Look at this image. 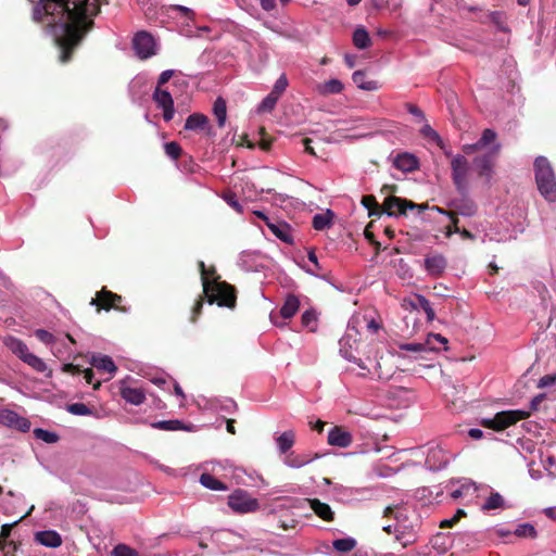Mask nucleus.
<instances>
[{
	"mask_svg": "<svg viewBox=\"0 0 556 556\" xmlns=\"http://www.w3.org/2000/svg\"><path fill=\"white\" fill-rule=\"evenodd\" d=\"M94 5L89 0H39L33 20L47 22L48 31L60 50V62L71 60L73 49L91 28Z\"/></svg>",
	"mask_w": 556,
	"mask_h": 556,
	"instance_id": "nucleus-1",
	"label": "nucleus"
},
{
	"mask_svg": "<svg viewBox=\"0 0 556 556\" xmlns=\"http://www.w3.org/2000/svg\"><path fill=\"white\" fill-rule=\"evenodd\" d=\"M199 266L201 269L203 292L208 303H216L218 306L233 307L236 303L233 288L225 281H219L218 277H215L214 269H207L203 262H200Z\"/></svg>",
	"mask_w": 556,
	"mask_h": 556,
	"instance_id": "nucleus-2",
	"label": "nucleus"
},
{
	"mask_svg": "<svg viewBox=\"0 0 556 556\" xmlns=\"http://www.w3.org/2000/svg\"><path fill=\"white\" fill-rule=\"evenodd\" d=\"M359 325L361 320L358 315L353 316L350 319L348 330L339 341V351L342 357H344L349 362L355 363L363 370V372L359 374L362 377H369L371 375L370 370L366 367L362 358L356 356L358 354L359 345Z\"/></svg>",
	"mask_w": 556,
	"mask_h": 556,
	"instance_id": "nucleus-3",
	"label": "nucleus"
},
{
	"mask_svg": "<svg viewBox=\"0 0 556 556\" xmlns=\"http://www.w3.org/2000/svg\"><path fill=\"white\" fill-rule=\"evenodd\" d=\"M534 174L538 189L548 202L556 201V177L549 161L538 156L534 161Z\"/></svg>",
	"mask_w": 556,
	"mask_h": 556,
	"instance_id": "nucleus-4",
	"label": "nucleus"
},
{
	"mask_svg": "<svg viewBox=\"0 0 556 556\" xmlns=\"http://www.w3.org/2000/svg\"><path fill=\"white\" fill-rule=\"evenodd\" d=\"M396 522L394 525L395 540L406 547L417 541L420 520L415 511L407 515L404 510H399L395 516Z\"/></svg>",
	"mask_w": 556,
	"mask_h": 556,
	"instance_id": "nucleus-5",
	"label": "nucleus"
},
{
	"mask_svg": "<svg viewBox=\"0 0 556 556\" xmlns=\"http://www.w3.org/2000/svg\"><path fill=\"white\" fill-rule=\"evenodd\" d=\"M529 416L530 412L526 409L503 410L495 414L492 418H482L480 424L484 428L492 429L494 431H502L515 425L519 420L527 419Z\"/></svg>",
	"mask_w": 556,
	"mask_h": 556,
	"instance_id": "nucleus-6",
	"label": "nucleus"
},
{
	"mask_svg": "<svg viewBox=\"0 0 556 556\" xmlns=\"http://www.w3.org/2000/svg\"><path fill=\"white\" fill-rule=\"evenodd\" d=\"M228 507L236 514L245 515L256 511L260 508L257 498L251 496L242 489L235 490L227 498Z\"/></svg>",
	"mask_w": 556,
	"mask_h": 556,
	"instance_id": "nucleus-7",
	"label": "nucleus"
},
{
	"mask_svg": "<svg viewBox=\"0 0 556 556\" xmlns=\"http://www.w3.org/2000/svg\"><path fill=\"white\" fill-rule=\"evenodd\" d=\"M452 179L456 189L464 193L468 187V175L470 172V164L468 160L462 155H452L451 160Z\"/></svg>",
	"mask_w": 556,
	"mask_h": 556,
	"instance_id": "nucleus-8",
	"label": "nucleus"
},
{
	"mask_svg": "<svg viewBox=\"0 0 556 556\" xmlns=\"http://www.w3.org/2000/svg\"><path fill=\"white\" fill-rule=\"evenodd\" d=\"M132 49L139 59L147 60L156 54L157 42L150 33L141 30L132 38Z\"/></svg>",
	"mask_w": 556,
	"mask_h": 556,
	"instance_id": "nucleus-9",
	"label": "nucleus"
},
{
	"mask_svg": "<svg viewBox=\"0 0 556 556\" xmlns=\"http://www.w3.org/2000/svg\"><path fill=\"white\" fill-rule=\"evenodd\" d=\"M501 150V144L495 142L491 150L473 160V166L478 175L482 177L486 184H490L493 176L494 160Z\"/></svg>",
	"mask_w": 556,
	"mask_h": 556,
	"instance_id": "nucleus-10",
	"label": "nucleus"
},
{
	"mask_svg": "<svg viewBox=\"0 0 556 556\" xmlns=\"http://www.w3.org/2000/svg\"><path fill=\"white\" fill-rule=\"evenodd\" d=\"M448 462L450 455L440 444L430 443L428 445L425 465L429 470H441L445 468Z\"/></svg>",
	"mask_w": 556,
	"mask_h": 556,
	"instance_id": "nucleus-11",
	"label": "nucleus"
},
{
	"mask_svg": "<svg viewBox=\"0 0 556 556\" xmlns=\"http://www.w3.org/2000/svg\"><path fill=\"white\" fill-rule=\"evenodd\" d=\"M217 464L218 463H211V468L205 467V471L201 473L199 482L207 490L227 491L228 486L215 477L220 475L223 471V469L218 467ZM206 466H208V464Z\"/></svg>",
	"mask_w": 556,
	"mask_h": 556,
	"instance_id": "nucleus-12",
	"label": "nucleus"
},
{
	"mask_svg": "<svg viewBox=\"0 0 556 556\" xmlns=\"http://www.w3.org/2000/svg\"><path fill=\"white\" fill-rule=\"evenodd\" d=\"M152 99L155 102L156 108L163 111L164 121H172L175 115L174 100L172 94L167 90L155 87Z\"/></svg>",
	"mask_w": 556,
	"mask_h": 556,
	"instance_id": "nucleus-13",
	"label": "nucleus"
},
{
	"mask_svg": "<svg viewBox=\"0 0 556 556\" xmlns=\"http://www.w3.org/2000/svg\"><path fill=\"white\" fill-rule=\"evenodd\" d=\"M0 424L23 432H27L30 429L28 419L8 408L0 409Z\"/></svg>",
	"mask_w": 556,
	"mask_h": 556,
	"instance_id": "nucleus-14",
	"label": "nucleus"
},
{
	"mask_svg": "<svg viewBox=\"0 0 556 556\" xmlns=\"http://www.w3.org/2000/svg\"><path fill=\"white\" fill-rule=\"evenodd\" d=\"M119 393L124 401L135 406L141 405L146 401L144 391L140 388L128 386L127 379L121 381Z\"/></svg>",
	"mask_w": 556,
	"mask_h": 556,
	"instance_id": "nucleus-15",
	"label": "nucleus"
},
{
	"mask_svg": "<svg viewBox=\"0 0 556 556\" xmlns=\"http://www.w3.org/2000/svg\"><path fill=\"white\" fill-rule=\"evenodd\" d=\"M420 208L419 205L396 197L387 198L384 201V210L387 211L389 216H396L400 214H405L406 210Z\"/></svg>",
	"mask_w": 556,
	"mask_h": 556,
	"instance_id": "nucleus-16",
	"label": "nucleus"
},
{
	"mask_svg": "<svg viewBox=\"0 0 556 556\" xmlns=\"http://www.w3.org/2000/svg\"><path fill=\"white\" fill-rule=\"evenodd\" d=\"M34 540L36 543L49 548H56L63 542L62 536L55 530L37 531L34 534Z\"/></svg>",
	"mask_w": 556,
	"mask_h": 556,
	"instance_id": "nucleus-17",
	"label": "nucleus"
},
{
	"mask_svg": "<svg viewBox=\"0 0 556 556\" xmlns=\"http://www.w3.org/2000/svg\"><path fill=\"white\" fill-rule=\"evenodd\" d=\"M495 142H497L496 132L493 129L486 128L477 142L463 146V151L466 154H471L475 151L488 148L490 144L493 146Z\"/></svg>",
	"mask_w": 556,
	"mask_h": 556,
	"instance_id": "nucleus-18",
	"label": "nucleus"
},
{
	"mask_svg": "<svg viewBox=\"0 0 556 556\" xmlns=\"http://www.w3.org/2000/svg\"><path fill=\"white\" fill-rule=\"evenodd\" d=\"M217 466L220 467L223 469V471L225 472L223 475L225 478L232 479L237 484H242V485L249 484L248 480H247L248 471L245 469H243L241 467H236L228 462L218 463Z\"/></svg>",
	"mask_w": 556,
	"mask_h": 556,
	"instance_id": "nucleus-19",
	"label": "nucleus"
},
{
	"mask_svg": "<svg viewBox=\"0 0 556 556\" xmlns=\"http://www.w3.org/2000/svg\"><path fill=\"white\" fill-rule=\"evenodd\" d=\"M328 443L332 446L348 447L352 443V434L336 426L328 432Z\"/></svg>",
	"mask_w": 556,
	"mask_h": 556,
	"instance_id": "nucleus-20",
	"label": "nucleus"
},
{
	"mask_svg": "<svg viewBox=\"0 0 556 556\" xmlns=\"http://www.w3.org/2000/svg\"><path fill=\"white\" fill-rule=\"evenodd\" d=\"M393 165L404 173H409L418 168L419 162L414 154L403 152L393 159Z\"/></svg>",
	"mask_w": 556,
	"mask_h": 556,
	"instance_id": "nucleus-21",
	"label": "nucleus"
},
{
	"mask_svg": "<svg viewBox=\"0 0 556 556\" xmlns=\"http://www.w3.org/2000/svg\"><path fill=\"white\" fill-rule=\"evenodd\" d=\"M185 129L205 131L210 135L212 128L208 124V118L204 114L193 113L187 117Z\"/></svg>",
	"mask_w": 556,
	"mask_h": 556,
	"instance_id": "nucleus-22",
	"label": "nucleus"
},
{
	"mask_svg": "<svg viewBox=\"0 0 556 556\" xmlns=\"http://www.w3.org/2000/svg\"><path fill=\"white\" fill-rule=\"evenodd\" d=\"M122 301V296L111 291L102 289L97 293L90 302L91 305H101L104 309H110L115 306L116 303Z\"/></svg>",
	"mask_w": 556,
	"mask_h": 556,
	"instance_id": "nucleus-23",
	"label": "nucleus"
},
{
	"mask_svg": "<svg viewBox=\"0 0 556 556\" xmlns=\"http://www.w3.org/2000/svg\"><path fill=\"white\" fill-rule=\"evenodd\" d=\"M271 233L285 243L293 244L292 228L289 224L282 220H276V224H269Z\"/></svg>",
	"mask_w": 556,
	"mask_h": 556,
	"instance_id": "nucleus-24",
	"label": "nucleus"
},
{
	"mask_svg": "<svg viewBox=\"0 0 556 556\" xmlns=\"http://www.w3.org/2000/svg\"><path fill=\"white\" fill-rule=\"evenodd\" d=\"M446 267V260L441 254L428 255L425 258V269L431 276L441 275Z\"/></svg>",
	"mask_w": 556,
	"mask_h": 556,
	"instance_id": "nucleus-25",
	"label": "nucleus"
},
{
	"mask_svg": "<svg viewBox=\"0 0 556 556\" xmlns=\"http://www.w3.org/2000/svg\"><path fill=\"white\" fill-rule=\"evenodd\" d=\"M90 364L101 371L109 372L111 376L117 370L116 365L109 355L93 354L90 358Z\"/></svg>",
	"mask_w": 556,
	"mask_h": 556,
	"instance_id": "nucleus-26",
	"label": "nucleus"
},
{
	"mask_svg": "<svg viewBox=\"0 0 556 556\" xmlns=\"http://www.w3.org/2000/svg\"><path fill=\"white\" fill-rule=\"evenodd\" d=\"M3 344L21 361L29 353L27 345L16 337H5L3 339Z\"/></svg>",
	"mask_w": 556,
	"mask_h": 556,
	"instance_id": "nucleus-27",
	"label": "nucleus"
},
{
	"mask_svg": "<svg viewBox=\"0 0 556 556\" xmlns=\"http://www.w3.org/2000/svg\"><path fill=\"white\" fill-rule=\"evenodd\" d=\"M454 207V215H462L464 217H471L477 212V205L469 199H459L452 202Z\"/></svg>",
	"mask_w": 556,
	"mask_h": 556,
	"instance_id": "nucleus-28",
	"label": "nucleus"
},
{
	"mask_svg": "<svg viewBox=\"0 0 556 556\" xmlns=\"http://www.w3.org/2000/svg\"><path fill=\"white\" fill-rule=\"evenodd\" d=\"M299 307H300V301H299L298 296H295L293 294H289L286 298L285 303L280 308L279 315L283 319H289L296 314V312L299 311Z\"/></svg>",
	"mask_w": 556,
	"mask_h": 556,
	"instance_id": "nucleus-29",
	"label": "nucleus"
},
{
	"mask_svg": "<svg viewBox=\"0 0 556 556\" xmlns=\"http://www.w3.org/2000/svg\"><path fill=\"white\" fill-rule=\"evenodd\" d=\"M277 450L280 454H286L291 450L295 442V433L293 430H287L278 435L276 439Z\"/></svg>",
	"mask_w": 556,
	"mask_h": 556,
	"instance_id": "nucleus-30",
	"label": "nucleus"
},
{
	"mask_svg": "<svg viewBox=\"0 0 556 556\" xmlns=\"http://www.w3.org/2000/svg\"><path fill=\"white\" fill-rule=\"evenodd\" d=\"M353 83L357 86V88L366 91H375L379 88V85L375 80H369L366 77L365 72L356 71L352 75Z\"/></svg>",
	"mask_w": 556,
	"mask_h": 556,
	"instance_id": "nucleus-31",
	"label": "nucleus"
},
{
	"mask_svg": "<svg viewBox=\"0 0 556 556\" xmlns=\"http://www.w3.org/2000/svg\"><path fill=\"white\" fill-rule=\"evenodd\" d=\"M22 361L37 372H45L47 377L52 376V371L48 369L45 361L31 352H29Z\"/></svg>",
	"mask_w": 556,
	"mask_h": 556,
	"instance_id": "nucleus-32",
	"label": "nucleus"
},
{
	"mask_svg": "<svg viewBox=\"0 0 556 556\" xmlns=\"http://www.w3.org/2000/svg\"><path fill=\"white\" fill-rule=\"evenodd\" d=\"M343 88L344 86L341 80L337 78H331L318 85L317 90L323 96H330L341 93Z\"/></svg>",
	"mask_w": 556,
	"mask_h": 556,
	"instance_id": "nucleus-33",
	"label": "nucleus"
},
{
	"mask_svg": "<svg viewBox=\"0 0 556 556\" xmlns=\"http://www.w3.org/2000/svg\"><path fill=\"white\" fill-rule=\"evenodd\" d=\"M309 506L312 510L321 519L326 521H330L333 519V511L331 510L328 504L315 498L309 500Z\"/></svg>",
	"mask_w": 556,
	"mask_h": 556,
	"instance_id": "nucleus-34",
	"label": "nucleus"
},
{
	"mask_svg": "<svg viewBox=\"0 0 556 556\" xmlns=\"http://www.w3.org/2000/svg\"><path fill=\"white\" fill-rule=\"evenodd\" d=\"M333 219V213L327 210L324 213L315 214L313 217V227L316 230H325L331 227Z\"/></svg>",
	"mask_w": 556,
	"mask_h": 556,
	"instance_id": "nucleus-35",
	"label": "nucleus"
},
{
	"mask_svg": "<svg viewBox=\"0 0 556 556\" xmlns=\"http://www.w3.org/2000/svg\"><path fill=\"white\" fill-rule=\"evenodd\" d=\"M353 43L357 49L361 50L367 49L370 46L371 40L369 34L364 27L359 26L354 30Z\"/></svg>",
	"mask_w": 556,
	"mask_h": 556,
	"instance_id": "nucleus-36",
	"label": "nucleus"
},
{
	"mask_svg": "<svg viewBox=\"0 0 556 556\" xmlns=\"http://www.w3.org/2000/svg\"><path fill=\"white\" fill-rule=\"evenodd\" d=\"M420 134L428 141L433 142L441 148L443 147V140H442L441 136L439 135V132L437 130H434L429 125V123L427 121L421 123Z\"/></svg>",
	"mask_w": 556,
	"mask_h": 556,
	"instance_id": "nucleus-37",
	"label": "nucleus"
},
{
	"mask_svg": "<svg viewBox=\"0 0 556 556\" xmlns=\"http://www.w3.org/2000/svg\"><path fill=\"white\" fill-rule=\"evenodd\" d=\"M313 459L314 458L308 455H295L291 453L285 457L283 463L291 468H301L309 464Z\"/></svg>",
	"mask_w": 556,
	"mask_h": 556,
	"instance_id": "nucleus-38",
	"label": "nucleus"
},
{
	"mask_svg": "<svg viewBox=\"0 0 556 556\" xmlns=\"http://www.w3.org/2000/svg\"><path fill=\"white\" fill-rule=\"evenodd\" d=\"M152 427L165 431L189 430V428L185 427L178 419L155 421L152 424Z\"/></svg>",
	"mask_w": 556,
	"mask_h": 556,
	"instance_id": "nucleus-39",
	"label": "nucleus"
},
{
	"mask_svg": "<svg viewBox=\"0 0 556 556\" xmlns=\"http://www.w3.org/2000/svg\"><path fill=\"white\" fill-rule=\"evenodd\" d=\"M213 112L216 116L217 124L219 127H224L227 118L226 102L223 98H217L213 105Z\"/></svg>",
	"mask_w": 556,
	"mask_h": 556,
	"instance_id": "nucleus-40",
	"label": "nucleus"
},
{
	"mask_svg": "<svg viewBox=\"0 0 556 556\" xmlns=\"http://www.w3.org/2000/svg\"><path fill=\"white\" fill-rule=\"evenodd\" d=\"M332 546L339 553H348L355 548L356 541H355V539H353L351 536L336 539L332 542Z\"/></svg>",
	"mask_w": 556,
	"mask_h": 556,
	"instance_id": "nucleus-41",
	"label": "nucleus"
},
{
	"mask_svg": "<svg viewBox=\"0 0 556 556\" xmlns=\"http://www.w3.org/2000/svg\"><path fill=\"white\" fill-rule=\"evenodd\" d=\"M504 506V498L503 496L497 493H491V495L485 500L484 504L482 505L483 510H492L502 508Z\"/></svg>",
	"mask_w": 556,
	"mask_h": 556,
	"instance_id": "nucleus-42",
	"label": "nucleus"
},
{
	"mask_svg": "<svg viewBox=\"0 0 556 556\" xmlns=\"http://www.w3.org/2000/svg\"><path fill=\"white\" fill-rule=\"evenodd\" d=\"M416 300H417V304H416L417 307L421 308L426 313L428 321H432L435 317V313L431 306L430 301L426 296L420 295V294L417 295Z\"/></svg>",
	"mask_w": 556,
	"mask_h": 556,
	"instance_id": "nucleus-43",
	"label": "nucleus"
},
{
	"mask_svg": "<svg viewBox=\"0 0 556 556\" xmlns=\"http://www.w3.org/2000/svg\"><path fill=\"white\" fill-rule=\"evenodd\" d=\"M514 533L519 538L534 539L536 536V530L531 523H520L516 527Z\"/></svg>",
	"mask_w": 556,
	"mask_h": 556,
	"instance_id": "nucleus-44",
	"label": "nucleus"
},
{
	"mask_svg": "<svg viewBox=\"0 0 556 556\" xmlns=\"http://www.w3.org/2000/svg\"><path fill=\"white\" fill-rule=\"evenodd\" d=\"M399 349L402 352L412 353L414 355H418L429 350L427 343H401L399 345Z\"/></svg>",
	"mask_w": 556,
	"mask_h": 556,
	"instance_id": "nucleus-45",
	"label": "nucleus"
},
{
	"mask_svg": "<svg viewBox=\"0 0 556 556\" xmlns=\"http://www.w3.org/2000/svg\"><path fill=\"white\" fill-rule=\"evenodd\" d=\"M34 434L36 439L41 440L46 443H55L59 440V435L55 432L41 428H36L34 430Z\"/></svg>",
	"mask_w": 556,
	"mask_h": 556,
	"instance_id": "nucleus-46",
	"label": "nucleus"
},
{
	"mask_svg": "<svg viewBox=\"0 0 556 556\" xmlns=\"http://www.w3.org/2000/svg\"><path fill=\"white\" fill-rule=\"evenodd\" d=\"M66 410L76 416H89L92 410L84 403H73L66 406Z\"/></svg>",
	"mask_w": 556,
	"mask_h": 556,
	"instance_id": "nucleus-47",
	"label": "nucleus"
},
{
	"mask_svg": "<svg viewBox=\"0 0 556 556\" xmlns=\"http://www.w3.org/2000/svg\"><path fill=\"white\" fill-rule=\"evenodd\" d=\"M278 99V97L269 92L258 104V112H270L275 108Z\"/></svg>",
	"mask_w": 556,
	"mask_h": 556,
	"instance_id": "nucleus-48",
	"label": "nucleus"
},
{
	"mask_svg": "<svg viewBox=\"0 0 556 556\" xmlns=\"http://www.w3.org/2000/svg\"><path fill=\"white\" fill-rule=\"evenodd\" d=\"M307 258L313 264L314 267L313 268L307 267L306 273H308L309 275L315 276V277H321L319 274L321 267L318 263L317 255L313 250L308 251Z\"/></svg>",
	"mask_w": 556,
	"mask_h": 556,
	"instance_id": "nucleus-49",
	"label": "nucleus"
},
{
	"mask_svg": "<svg viewBox=\"0 0 556 556\" xmlns=\"http://www.w3.org/2000/svg\"><path fill=\"white\" fill-rule=\"evenodd\" d=\"M164 150L167 156H169L173 160H178L179 156L181 155V148L175 141L166 142L164 144Z\"/></svg>",
	"mask_w": 556,
	"mask_h": 556,
	"instance_id": "nucleus-50",
	"label": "nucleus"
},
{
	"mask_svg": "<svg viewBox=\"0 0 556 556\" xmlns=\"http://www.w3.org/2000/svg\"><path fill=\"white\" fill-rule=\"evenodd\" d=\"M111 556H140L137 551L130 548L127 545L119 544L114 547Z\"/></svg>",
	"mask_w": 556,
	"mask_h": 556,
	"instance_id": "nucleus-51",
	"label": "nucleus"
},
{
	"mask_svg": "<svg viewBox=\"0 0 556 556\" xmlns=\"http://www.w3.org/2000/svg\"><path fill=\"white\" fill-rule=\"evenodd\" d=\"M288 87V79H287V76L286 75H281L275 83L274 87H273V90L270 91V93L275 94L276 97H280L285 90L287 89Z\"/></svg>",
	"mask_w": 556,
	"mask_h": 556,
	"instance_id": "nucleus-52",
	"label": "nucleus"
},
{
	"mask_svg": "<svg viewBox=\"0 0 556 556\" xmlns=\"http://www.w3.org/2000/svg\"><path fill=\"white\" fill-rule=\"evenodd\" d=\"M35 336L40 342L45 343L46 345H52L55 342V337L45 329H37L35 331Z\"/></svg>",
	"mask_w": 556,
	"mask_h": 556,
	"instance_id": "nucleus-53",
	"label": "nucleus"
},
{
	"mask_svg": "<svg viewBox=\"0 0 556 556\" xmlns=\"http://www.w3.org/2000/svg\"><path fill=\"white\" fill-rule=\"evenodd\" d=\"M144 85L142 77H135L129 84V92L134 100L139 99V89Z\"/></svg>",
	"mask_w": 556,
	"mask_h": 556,
	"instance_id": "nucleus-54",
	"label": "nucleus"
},
{
	"mask_svg": "<svg viewBox=\"0 0 556 556\" xmlns=\"http://www.w3.org/2000/svg\"><path fill=\"white\" fill-rule=\"evenodd\" d=\"M223 199L226 201V203L231 206L235 211H237L238 213H242L243 211V207L242 205L239 203L237 197L235 193L232 192H228V193H225L223 195Z\"/></svg>",
	"mask_w": 556,
	"mask_h": 556,
	"instance_id": "nucleus-55",
	"label": "nucleus"
},
{
	"mask_svg": "<svg viewBox=\"0 0 556 556\" xmlns=\"http://www.w3.org/2000/svg\"><path fill=\"white\" fill-rule=\"evenodd\" d=\"M406 109L408 113H410L416 118L417 123L421 124L427 121L425 113L417 105L408 103L406 104Z\"/></svg>",
	"mask_w": 556,
	"mask_h": 556,
	"instance_id": "nucleus-56",
	"label": "nucleus"
},
{
	"mask_svg": "<svg viewBox=\"0 0 556 556\" xmlns=\"http://www.w3.org/2000/svg\"><path fill=\"white\" fill-rule=\"evenodd\" d=\"M170 10L179 12L180 15L187 20H193L194 17V12L185 5L174 4L170 7Z\"/></svg>",
	"mask_w": 556,
	"mask_h": 556,
	"instance_id": "nucleus-57",
	"label": "nucleus"
},
{
	"mask_svg": "<svg viewBox=\"0 0 556 556\" xmlns=\"http://www.w3.org/2000/svg\"><path fill=\"white\" fill-rule=\"evenodd\" d=\"M252 257V254L251 253H248V252H243L241 253L240 257H239V266L247 270V271H250V270H253V266L249 264V258Z\"/></svg>",
	"mask_w": 556,
	"mask_h": 556,
	"instance_id": "nucleus-58",
	"label": "nucleus"
},
{
	"mask_svg": "<svg viewBox=\"0 0 556 556\" xmlns=\"http://www.w3.org/2000/svg\"><path fill=\"white\" fill-rule=\"evenodd\" d=\"M174 75V71L173 70H166V71H163L160 76H159V79H157V86L156 87H160L162 88V86L164 84H166Z\"/></svg>",
	"mask_w": 556,
	"mask_h": 556,
	"instance_id": "nucleus-59",
	"label": "nucleus"
},
{
	"mask_svg": "<svg viewBox=\"0 0 556 556\" xmlns=\"http://www.w3.org/2000/svg\"><path fill=\"white\" fill-rule=\"evenodd\" d=\"M316 321V315L312 311H305L302 314V324L306 327L311 326Z\"/></svg>",
	"mask_w": 556,
	"mask_h": 556,
	"instance_id": "nucleus-60",
	"label": "nucleus"
},
{
	"mask_svg": "<svg viewBox=\"0 0 556 556\" xmlns=\"http://www.w3.org/2000/svg\"><path fill=\"white\" fill-rule=\"evenodd\" d=\"M359 317V320L361 323L362 321H366L367 323V329L372 331V332H377L380 328V324H378L375 319H369L367 320L365 316H358Z\"/></svg>",
	"mask_w": 556,
	"mask_h": 556,
	"instance_id": "nucleus-61",
	"label": "nucleus"
},
{
	"mask_svg": "<svg viewBox=\"0 0 556 556\" xmlns=\"http://www.w3.org/2000/svg\"><path fill=\"white\" fill-rule=\"evenodd\" d=\"M556 382V378L549 375L542 377L539 381V387L544 388L552 386Z\"/></svg>",
	"mask_w": 556,
	"mask_h": 556,
	"instance_id": "nucleus-62",
	"label": "nucleus"
},
{
	"mask_svg": "<svg viewBox=\"0 0 556 556\" xmlns=\"http://www.w3.org/2000/svg\"><path fill=\"white\" fill-rule=\"evenodd\" d=\"M202 306H203L202 301H198V302L195 303V305H194V307H193V311H192V315H191V317H190V320H191L192 323H195V320H197L198 316H199V315H200V313H201Z\"/></svg>",
	"mask_w": 556,
	"mask_h": 556,
	"instance_id": "nucleus-63",
	"label": "nucleus"
},
{
	"mask_svg": "<svg viewBox=\"0 0 556 556\" xmlns=\"http://www.w3.org/2000/svg\"><path fill=\"white\" fill-rule=\"evenodd\" d=\"M468 435L473 440H480L483 437V431L478 428H471L468 431Z\"/></svg>",
	"mask_w": 556,
	"mask_h": 556,
	"instance_id": "nucleus-64",
	"label": "nucleus"
}]
</instances>
